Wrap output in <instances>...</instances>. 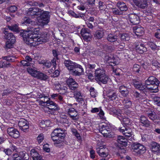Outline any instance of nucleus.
Segmentation results:
<instances>
[{
  "mask_svg": "<svg viewBox=\"0 0 160 160\" xmlns=\"http://www.w3.org/2000/svg\"><path fill=\"white\" fill-rule=\"evenodd\" d=\"M39 31V29L38 28L30 27L27 28V31L24 30L23 32H21V35L22 37L23 41L27 44L31 46H36L45 43L47 41L48 38L46 35L32 36L28 32H32V34H37Z\"/></svg>",
  "mask_w": 160,
  "mask_h": 160,
  "instance_id": "nucleus-1",
  "label": "nucleus"
},
{
  "mask_svg": "<svg viewBox=\"0 0 160 160\" xmlns=\"http://www.w3.org/2000/svg\"><path fill=\"white\" fill-rule=\"evenodd\" d=\"M95 79L99 83L106 84L108 80V77L106 74L105 71L103 69L98 68L95 71Z\"/></svg>",
  "mask_w": 160,
  "mask_h": 160,
  "instance_id": "nucleus-2",
  "label": "nucleus"
},
{
  "mask_svg": "<svg viewBox=\"0 0 160 160\" xmlns=\"http://www.w3.org/2000/svg\"><path fill=\"white\" fill-rule=\"evenodd\" d=\"M99 131L104 137H111V134H110L111 132V129L109 125L106 123H102L99 126Z\"/></svg>",
  "mask_w": 160,
  "mask_h": 160,
  "instance_id": "nucleus-3",
  "label": "nucleus"
},
{
  "mask_svg": "<svg viewBox=\"0 0 160 160\" xmlns=\"http://www.w3.org/2000/svg\"><path fill=\"white\" fill-rule=\"evenodd\" d=\"M133 151L138 154H142L146 151V147L140 143H133L132 146Z\"/></svg>",
  "mask_w": 160,
  "mask_h": 160,
  "instance_id": "nucleus-4",
  "label": "nucleus"
},
{
  "mask_svg": "<svg viewBox=\"0 0 160 160\" xmlns=\"http://www.w3.org/2000/svg\"><path fill=\"white\" fill-rule=\"evenodd\" d=\"M118 130L122 133L127 139H130L132 138L133 133L131 128L123 126V127H119Z\"/></svg>",
  "mask_w": 160,
  "mask_h": 160,
  "instance_id": "nucleus-5",
  "label": "nucleus"
},
{
  "mask_svg": "<svg viewBox=\"0 0 160 160\" xmlns=\"http://www.w3.org/2000/svg\"><path fill=\"white\" fill-rule=\"evenodd\" d=\"M64 134H60L57 132V130H54L51 134V137L52 140L55 142L56 143L61 142V140L63 139Z\"/></svg>",
  "mask_w": 160,
  "mask_h": 160,
  "instance_id": "nucleus-6",
  "label": "nucleus"
},
{
  "mask_svg": "<svg viewBox=\"0 0 160 160\" xmlns=\"http://www.w3.org/2000/svg\"><path fill=\"white\" fill-rule=\"evenodd\" d=\"M69 72L73 76H79L83 74L84 70L82 66L78 64L77 67L73 68Z\"/></svg>",
  "mask_w": 160,
  "mask_h": 160,
  "instance_id": "nucleus-7",
  "label": "nucleus"
},
{
  "mask_svg": "<svg viewBox=\"0 0 160 160\" xmlns=\"http://www.w3.org/2000/svg\"><path fill=\"white\" fill-rule=\"evenodd\" d=\"M67 83L69 89L72 92L77 89L78 85L75 80L72 78L70 77L67 80Z\"/></svg>",
  "mask_w": 160,
  "mask_h": 160,
  "instance_id": "nucleus-8",
  "label": "nucleus"
},
{
  "mask_svg": "<svg viewBox=\"0 0 160 160\" xmlns=\"http://www.w3.org/2000/svg\"><path fill=\"white\" fill-rule=\"evenodd\" d=\"M41 14L40 17L41 18V23L43 25L47 24L49 22L51 12L43 10V12Z\"/></svg>",
  "mask_w": 160,
  "mask_h": 160,
  "instance_id": "nucleus-9",
  "label": "nucleus"
},
{
  "mask_svg": "<svg viewBox=\"0 0 160 160\" xmlns=\"http://www.w3.org/2000/svg\"><path fill=\"white\" fill-rule=\"evenodd\" d=\"M18 125L20 129L24 132L28 131L29 128V123L24 119H20L18 122Z\"/></svg>",
  "mask_w": 160,
  "mask_h": 160,
  "instance_id": "nucleus-10",
  "label": "nucleus"
},
{
  "mask_svg": "<svg viewBox=\"0 0 160 160\" xmlns=\"http://www.w3.org/2000/svg\"><path fill=\"white\" fill-rule=\"evenodd\" d=\"M140 122L142 124V126L145 128H148L149 129L152 128L153 126L152 122L148 120V118L144 116H142L140 118Z\"/></svg>",
  "mask_w": 160,
  "mask_h": 160,
  "instance_id": "nucleus-11",
  "label": "nucleus"
},
{
  "mask_svg": "<svg viewBox=\"0 0 160 160\" xmlns=\"http://www.w3.org/2000/svg\"><path fill=\"white\" fill-rule=\"evenodd\" d=\"M150 149L152 152L157 153L160 152V145L155 142H152L149 145Z\"/></svg>",
  "mask_w": 160,
  "mask_h": 160,
  "instance_id": "nucleus-12",
  "label": "nucleus"
},
{
  "mask_svg": "<svg viewBox=\"0 0 160 160\" xmlns=\"http://www.w3.org/2000/svg\"><path fill=\"white\" fill-rule=\"evenodd\" d=\"M68 114L73 120H78L79 119L78 113L74 108H70L68 109Z\"/></svg>",
  "mask_w": 160,
  "mask_h": 160,
  "instance_id": "nucleus-13",
  "label": "nucleus"
},
{
  "mask_svg": "<svg viewBox=\"0 0 160 160\" xmlns=\"http://www.w3.org/2000/svg\"><path fill=\"white\" fill-rule=\"evenodd\" d=\"M48 99V102H47L48 105L47 108L49 109L51 111H57L60 109L59 108L58 105L54 102L51 100L49 98H48L47 96L45 97V98Z\"/></svg>",
  "mask_w": 160,
  "mask_h": 160,
  "instance_id": "nucleus-14",
  "label": "nucleus"
},
{
  "mask_svg": "<svg viewBox=\"0 0 160 160\" xmlns=\"http://www.w3.org/2000/svg\"><path fill=\"white\" fill-rule=\"evenodd\" d=\"M132 84L136 88L140 90H143L146 88V86L142 83L141 81L138 79H133L132 82Z\"/></svg>",
  "mask_w": 160,
  "mask_h": 160,
  "instance_id": "nucleus-15",
  "label": "nucleus"
},
{
  "mask_svg": "<svg viewBox=\"0 0 160 160\" xmlns=\"http://www.w3.org/2000/svg\"><path fill=\"white\" fill-rule=\"evenodd\" d=\"M7 132L10 136L14 138H18L20 136L18 131L13 128H8L7 129Z\"/></svg>",
  "mask_w": 160,
  "mask_h": 160,
  "instance_id": "nucleus-16",
  "label": "nucleus"
},
{
  "mask_svg": "<svg viewBox=\"0 0 160 160\" xmlns=\"http://www.w3.org/2000/svg\"><path fill=\"white\" fill-rule=\"evenodd\" d=\"M63 64L67 68L69 71H70L73 68L77 67L78 64L75 62H72L69 59L65 60L63 62Z\"/></svg>",
  "mask_w": 160,
  "mask_h": 160,
  "instance_id": "nucleus-17",
  "label": "nucleus"
},
{
  "mask_svg": "<svg viewBox=\"0 0 160 160\" xmlns=\"http://www.w3.org/2000/svg\"><path fill=\"white\" fill-rule=\"evenodd\" d=\"M5 34L4 38L7 41H11L12 42H15L16 39L15 36L12 33H8L6 29H5L3 31Z\"/></svg>",
  "mask_w": 160,
  "mask_h": 160,
  "instance_id": "nucleus-18",
  "label": "nucleus"
},
{
  "mask_svg": "<svg viewBox=\"0 0 160 160\" xmlns=\"http://www.w3.org/2000/svg\"><path fill=\"white\" fill-rule=\"evenodd\" d=\"M157 81H159L155 77L151 76L149 77L148 79L145 81V85L146 86V88H147V87L150 86L152 85L155 84Z\"/></svg>",
  "mask_w": 160,
  "mask_h": 160,
  "instance_id": "nucleus-19",
  "label": "nucleus"
},
{
  "mask_svg": "<svg viewBox=\"0 0 160 160\" xmlns=\"http://www.w3.org/2000/svg\"><path fill=\"white\" fill-rule=\"evenodd\" d=\"M129 19L131 23L132 24H137L140 22L139 18L137 15L131 14L129 15Z\"/></svg>",
  "mask_w": 160,
  "mask_h": 160,
  "instance_id": "nucleus-20",
  "label": "nucleus"
},
{
  "mask_svg": "<svg viewBox=\"0 0 160 160\" xmlns=\"http://www.w3.org/2000/svg\"><path fill=\"white\" fill-rule=\"evenodd\" d=\"M133 0L136 6L142 8H145L148 5L147 2L148 0Z\"/></svg>",
  "mask_w": 160,
  "mask_h": 160,
  "instance_id": "nucleus-21",
  "label": "nucleus"
},
{
  "mask_svg": "<svg viewBox=\"0 0 160 160\" xmlns=\"http://www.w3.org/2000/svg\"><path fill=\"white\" fill-rule=\"evenodd\" d=\"M109 113L110 114L116 117L120 120H122V114L120 112V110H117L114 108L112 107L109 109Z\"/></svg>",
  "mask_w": 160,
  "mask_h": 160,
  "instance_id": "nucleus-22",
  "label": "nucleus"
},
{
  "mask_svg": "<svg viewBox=\"0 0 160 160\" xmlns=\"http://www.w3.org/2000/svg\"><path fill=\"white\" fill-rule=\"evenodd\" d=\"M133 32L138 36H141L144 33L143 28L140 26H136L133 28Z\"/></svg>",
  "mask_w": 160,
  "mask_h": 160,
  "instance_id": "nucleus-23",
  "label": "nucleus"
},
{
  "mask_svg": "<svg viewBox=\"0 0 160 160\" xmlns=\"http://www.w3.org/2000/svg\"><path fill=\"white\" fill-rule=\"evenodd\" d=\"M136 48L137 52L141 54L146 52L147 51V48L143 43H140L137 45Z\"/></svg>",
  "mask_w": 160,
  "mask_h": 160,
  "instance_id": "nucleus-24",
  "label": "nucleus"
},
{
  "mask_svg": "<svg viewBox=\"0 0 160 160\" xmlns=\"http://www.w3.org/2000/svg\"><path fill=\"white\" fill-rule=\"evenodd\" d=\"M74 92L73 97L76 99L77 102H83V99L82 98V96L81 92L79 91H77V89L75 91H73Z\"/></svg>",
  "mask_w": 160,
  "mask_h": 160,
  "instance_id": "nucleus-25",
  "label": "nucleus"
},
{
  "mask_svg": "<svg viewBox=\"0 0 160 160\" xmlns=\"http://www.w3.org/2000/svg\"><path fill=\"white\" fill-rule=\"evenodd\" d=\"M128 139L122 136H119L118 137L117 141L119 144L122 145V147H125L127 145Z\"/></svg>",
  "mask_w": 160,
  "mask_h": 160,
  "instance_id": "nucleus-26",
  "label": "nucleus"
},
{
  "mask_svg": "<svg viewBox=\"0 0 160 160\" xmlns=\"http://www.w3.org/2000/svg\"><path fill=\"white\" fill-rule=\"evenodd\" d=\"M107 40L110 42H115L116 43L118 39V36L114 34L110 33L107 37Z\"/></svg>",
  "mask_w": 160,
  "mask_h": 160,
  "instance_id": "nucleus-27",
  "label": "nucleus"
},
{
  "mask_svg": "<svg viewBox=\"0 0 160 160\" xmlns=\"http://www.w3.org/2000/svg\"><path fill=\"white\" fill-rule=\"evenodd\" d=\"M128 88L124 85L121 86L119 88V91L124 97H127L129 93Z\"/></svg>",
  "mask_w": 160,
  "mask_h": 160,
  "instance_id": "nucleus-28",
  "label": "nucleus"
},
{
  "mask_svg": "<svg viewBox=\"0 0 160 160\" xmlns=\"http://www.w3.org/2000/svg\"><path fill=\"white\" fill-rule=\"evenodd\" d=\"M107 96L111 100H115L117 97V95L115 92L111 90H109L107 91Z\"/></svg>",
  "mask_w": 160,
  "mask_h": 160,
  "instance_id": "nucleus-29",
  "label": "nucleus"
},
{
  "mask_svg": "<svg viewBox=\"0 0 160 160\" xmlns=\"http://www.w3.org/2000/svg\"><path fill=\"white\" fill-rule=\"evenodd\" d=\"M160 83V81H157L156 83L150 86L147 87L148 88L151 92H157L158 91V85Z\"/></svg>",
  "mask_w": 160,
  "mask_h": 160,
  "instance_id": "nucleus-30",
  "label": "nucleus"
},
{
  "mask_svg": "<svg viewBox=\"0 0 160 160\" xmlns=\"http://www.w3.org/2000/svg\"><path fill=\"white\" fill-rule=\"evenodd\" d=\"M30 154L33 160H38V159L41 157V156L34 149H32L31 150Z\"/></svg>",
  "mask_w": 160,
  "mask_h": 160,
  "instance_id": "nucleus-31",
  "label": "nucleus"
},
{
  "mask_svg": "<svg viewBox=\"0 0 160 160\" xmlns=\"http://www.w3.org/2000/svg\"><path fill=\"white\" fill-rule=\"evenodd\" d=\"M118 8L121 12L126 11L127 10L128 8L126 4L122 2H118L117 4Z\"/></svg>",
  "mask_w": 160,
  "mask_h": 160,
  "instance_id": "nucleus-32",
  "label": "nucleus"
},
{
  "mask_svg": "<svg viewBox=\"0 0 160 160\" xmlns=\"http://www.w3.org/2000/svg\"><path fill=\"white\" fill-rule=\"evenodd\" d=\"M19 160H28L29 156L25 152H19Z\"/></svg>",
  "mask_w": 160,
  "mask_h": 160,
  "instance_id": "nucleus-33",
  "label": "nucleus"
},
{
  "mask_svg": "<svg viewBox=\"0 0 160 160\" xmlns=\"http://www.w3.org/2000/svg\"><path fill=\"white\" fill-rule=\"evenodd\" d=\"M146 114L149 118L153 121L158 119L157 115L155 112H153L151 111L150 112H147Z\"/></svg>",
  "mask_w": 160,
  "mask_h": 160,
  "instance_id": "nucleus-34",
  "label": "nucleus"
},
{
  "mask_svg": "<svg viewBox=\"0 0 160 160\" xmlns=\"http://www.w3.org/2000/svg\"><path fill=\"white\" fill-rule=\"evenodd\" d=\"M38 74L35 78L41 80H45L48 78V76L45 74L38 71Z\"/></svg>",
  "mask_w": 160,
  "mask_h": 160,
  "instance_id": "nucleus-35",
  "label": "nucleus"
},
{
  "mask_svg": "<svg viewBox=\"0 0 160 160\" xmlns=\"http://www.w3.org/2000/svg\"><path fill=\"white\" fill-rule=\"evenodd\" d=\"M104 30H98L95 32L94 36L98 39H100L104 36Z\"/></svg>",
  "mask_w": 160,
  "mask_h": 160,
  "instance_id": "nucleus-36",
  "label": "nucleus"
},
{
  "mask_svg": "<svg viewBox=\"0 0 160 160\" xmlns=\"http://www.w3.org/2000/svg\"><path fill=\"white\" fill-rule=\"evenodd\" d=\"M27 71L32 76L35 78L37 76L38 73V71L30 67L27 68Z\"/></svg>",
  "mask_w": 160,
  "mask_h": 160,
  "instance_id": "nucleus-37",
  "label": "nucleus"
},
{
  "mask_svg": "<svg viewBox=\"0 0 160 160\" xmlns=\"http://www.w3.org/2000/svg\"><path fill=\"white\" fill-rule=\"evenodd\" d=\"M51 122L49 120H43L40 123V125L41 128H44L48 127L50 125Z\"/></svg>",
  "mask_w": 160,
  "mask_h": 160,
  "instance_id": "nucleus-38",
  "label": "nucleus"
},
{
  "mask_svg": "<svg viewBox=\"0 0 160 160\" xmlns=\"http://www.w3.org/2000/svg\"><path fill=\"white\" fill-rule=\"evenodd\" d=\"M34 22L31 21L30 19L27 17H25L23 21L22 22V24L26 25H32L34 23Z\"/></svg>",
  "mask_w": 160,
  "mask_h": 160,
  "instance_id": "nucleus-39",
  "label": "nucleus"
},
{
  "mask_svg": "<svg viewBox=\"0 0 160 160\" xmlns=\"http://www.w3.org/2000/svg\"><path fill=\"white\" fill-rule=\"evenodd\" d=\"M122 102L124 107L127 108L130 107L132 103L130 100L127 98L124 99Z\"/></svg>",
  "mask_w": 160,
  "mask_h": 160,
  "instance_id": "nucleus-40",
  "label": "nucleus"
},
{
  "mask_svg": "<svg viewBox=\"0 0 160 160\" xmlns=\"http://www.w3.org/2000/svg\"><path fill=\"white\" fill-rule=\"evenodd\" d=\"M96 152L97 153L109 152L108 149L103 146H97L96 147Z\"/></svg>",
  "mask_w": 160,
  "mask_h": 160,
  "instance_id": "nucleus-41",
  "label": "nucleus"
},
{
  "mask_svg": "<svg viewBox=\"0 0 160 160\" xmlns=\"http://www.w3.org/2000/svg\"><path fill=\"white\" fill-rule=\"evenodd\" d=\"M120 38L122 42L128 41L130 39L129 35L127 33H123L121 34Z\"/></svg>",
  "mask_w": 160,
  "mask_h": 160,
  "instance_id": "nucleus-42",
  "label": "nucleus"
},
{
  "mask_svg": "<svg viewBox=\"0 0 160 160\" xmlns=\"http://www.w3.org/2000/svg\"><path fill=\"white\" fill-rule=\"evenodd\" d=\"M35 7L30 8L27 11V14L28 16H35Z\"/></svg>",
  "mask_w": 160,
  "mask_h": 160,
  "instance_id": "nucleus-43",
  "label": "nucleus"
},
{
  "mask_svg": "<svg viewBox=\"0 0 160 160\" xmlns=\"http://www.w3.org/2000/svg\"><path fill=\"white\" fill-rule=\"evenodd\" d=\"M46 96H44L43 97L45 98L44 100H40L39 101V104L40 105L44 106V107H47L48 105V102H48V99L47 98H45V97ZM43 97H40V98H42Z\"/></svg>",
  "mask_w": 160,
  "mask_h": 160,
  "instance_id": "nucleus-44",
  "label": "nucleus"
},
{
  "mask_svg": "<svg viewBox=\"0 0 160 160\" xmlns=\"http://www.w3.org/2000/svg\"><path fill=\"white\" fill-rule=\"evenodd\" d=\"M111 12L113 14L116 15H120L122 14V12L117 8H112L111 9Z\"/></svg>",
  "mask_w": 160,
  "mask_h": 160,
  "instance_id": "nucleus-45",
  "label": "nucleus"
},
{
  "mask_svg": "<svg viewBox=\"0 0 160 160\" xmlns=\"http://www.w3.org/2000/svg\"><path fill=\"white\" fill-rule=\"evenodd\" d=\"M91 36L90 32H88L86 34L82 35L83 39L86 41H90L91 39Z\"/></svg>",
  "mask_w": 160,
  "mask_h": 160,
  "instance_id": "nucleus-46",
  "label": "nucleus"
},
{
  "mask_svg": "<svg viewBox=\"0 0 160 160\" xmlns=\"http://www.w3.org/2000/svg\"><path fill=\"white\" fill-rule=\"evenodd\" d=\"M67 85H62L61 88V89L59 92L60 93H62V94H64L68 92V88L67 86Z\"/></svg>",
  "mask_w": 160,
  "mask_h": 160,
  "instance_id": "nucleus-47",
  "label": "nucleus"
},
{
  "mask_svg": "<svg viewBox=\"0 0 160 160\" xmlns=\"http://www.w3.org/2000/svg\"><path fill=\"white\" fill-rule=\"evenodd\" d=\"M43 10L38 8H35V16L40 17L43 12Z\"/></svg>",
  "mask_w": 160,
  "mask_h": 160,
  "instance_id": "nucleus-48",
  "label": "nucleus"
},
{
  "mask_svg": "<svg viewBox=\"0 0 160 160\" xmlns=\"http://www.w3.org/2000/svg\"><path fill=\"white\" fill-rule=\"evenodd\" d=\"M44 139V136L43 134H40L37 138V141L38 143L40 144L43 141Z\"/></svg>",
  "mask_w": 160,
  "mask_h": 160,
  "instance_id": "nucleus-49",
  "label": "nucleus"
},
{
  "mask_svg": "<svg viewBox=\"0 0 160 160\" xmlns=\"http://www.w3.org/2000/svg\"><path fill=\"white\" fill-rule=\"evenodd\" d=\"M123 124L125 125H130L132 123V121L128 118H124L122 119Z\"/></svg>",
  "mask_w": 160,
  "mask_h": 160,
  "instance_id": "nucleus-50",
  "label": "nucleus"
},
{
  "mask_svg": "<svg viewBox=\"0 0 160 160\" xmlns=\"http://www.w3.org/2000/svg\"><path fill=\"white\" fill-rule=\"evenodd\" d=\"M8 28L9 30L13 31L16 32L18 31V26L16 24L12 26H8Z\"/></svg>",
  "mask_w": 160,
  "mask_h": 160,
  "instance_id": "nucleus-51",
  "label": "nucleus"
},
{
  "mask_svg": "<svg viewBox=\"0 0 160 160\" xmlns=\"http://www.w3.org/2000/svg\"><path fill=\"white\" fill-rule=\"evenodd\" d=\"M153 99L155 104L158 106H160V97L154 96L153 97Z\"/></svg>",
  "mask_w": 160,
  "mask_h": 160,
  "instance_id": "nucleus-52",
  "label": "nucleus"
},
{
  "mask_svg": "<svg viewBox=\"0 0 160 160\" xmlns=\"http://www.w3.org/2000/svg\"><path fill=\"white\" fill-rule=\"evenodd\" d=\"M147 44L148 45L152 50L156 49L157 48L156 45L153 42H148Z\"/></svg>",
  "mask_w": 160,
  "mask_h": 160,
  "instance_id": "nucleus-53",
  "label": "nucleus"
},
{
  "mask_svg": "<svg viewBox=\"0 0 160 160\" xmlns=\"http://www.w3.org/2000/svg\"><path fill=\"white\" fill-rule=\"evenodd\" d=\"M15 42H12L11 41H7L6 42V47L7 48H11L13 47V44Z\"/></svg>",
  "mask_w": 160,
  "mask_h": 160,
  "instance_id": "nucleus-54",
  "label": "nucleus"
},
{
  "mask_svg": "<svg viewBox=\"0 0 160 160\" xmlns=\"http://www.w3.org/2000/svg\"><path fill=\"white\" fill-rule=\"evenodd\" d=\"M90 94L92 97L95 98L96 97V92L95 91V89L94 88L91 87L90 90Z\"/></svg>",
  "mask_w": 160,
  "mask_h": 160,
  "instance_id": "nucleus-55",
  "label": "nucleus"
},
{
  "mask_svg": "<svg viewBox=\"0 0 160 160\" xmlns=\"http://www.w3.org/2000/svg\"><path fill=\"white\" fill-rule=\"evenodd\" d=\"M133 95L134 97L138 99H141L142 98V96L141 94L137 91L133 92Z\"/></svg>",
  "mask_w": 160,
  "mask_h": 160,
  "instance_id": "nucleus-56",
  "label": "nucleus"
},
{
  "mask_svg": "<svg viewBox=\"0 0 160 160\" xmlns=\"http://www.w3.org/2000/svg\"><path fill=\"white\" fill-rule=\"evenodd\" d=\"M98 115L100 118L102 119H105V117L104 116V113L103 110L101 108L100 109Z\"/></svg>",
  "mask_w": 160,
  "mask_h": 160,
  "instance_id": "nucleus-57",
  "label": "nucleus"
},
{
  "mask_svg": "<svg viewBox=\"0 0 160 160\" xmlns=\"http://www.w3.org/2000/svg\"><path fill=\"white\" fill-rule=\"evenodd\" d=\"M17 10V8L15 6H12L8 8L9 11L12 12H15Z\"/></svg>",
  "mask_w": 160,
  "mask_h": 160,
  "instance_id": "nucleus-58",
  "label": "nucleus"
},
{
  "mask_svg": "<svg viewBox=\"0 0 160 160\" xmlns=\"http://www.w3.org/2000/svg\"><path fill=\"white\" fill-rule=\"evenodd\" d=\"M140 68V66L139 65L135 64L133 65V70L134 72H139Z\"/></svg>",
  "mask_w": 160,
  "mask_h": 160,
  "instance_id": "nucleus-59",
  "label": "nucleus"
},
{
  "mask_svg": "<svg viewBox=\"0 0 160 160\" xmlns=\"http://www.w3.org/2000/svg\"><path fill=\"white\" fill-rule=\"evenodd\" d=\"M109 152H102L97 153L99 155L102 157L105 158L107 157L108 155Z\"/></svg>",
  "mask_w": 160,
  "mask_h": 160,
  "instance_id": "nucleus-60",
  "label": "nucleus"
},
{
  "mask_svg": "<svg viewBox=\"0 0 160 160\" xmlns=\"http://www.w3.org/2000/svg\"><path fill=\"white\" fill-rule=\"evenodd\" d=\"M108 63H109V65L111 66H114L117 64V62L115 61V58L114 57L113 58H112L111 60L108 62Z\"/></svg>",
  "mask_w": 160,
  "mask_h": 160,
  "instance_id": "nucleus-61",
  "label": "nucleus"
},
{
  "mask_svg": "<svg viewBox=\"0 0 160 160\" xmlns=\"http://www.w3.org/2000/svg\"><path fill=\"white\" fill-rule=\"evenodd\" d=\"M43 150L47 152H49L50 151V148L49 147L48 144H44L43 146Z\"/></svg>",
  "mask_w": 160,
  "mask_h": 160,
  "instance_id": "nucleus-62",
  "label": "nucleus"
},
{
  "mask_svg": "<svg viewBox=\"0 0 160 160\" xmlns=\"http://www.w3.org/2000/svg\"><path fill=\"white\" fill-rule=\"evenodd\" d=\"M88 32H90L89 29L87 28H83L81 30V34L82 35L86 34Z\"/></svg>",
  "mask_w": 160,
  "mask_h": 160,
  "instance_id": "nucleus-63",
  "label": "nucleus"
},
{
  "mask_svg": "<svg viewBox=\"0 0 160 160\" xmlns=\"http://www.w3.org/2000/svg\"><path fill=\"white\" fill-rule=\"evenodd\" d=\"M155 37L158 39H160V29H158L155 33Z\"/></svg>",
  "mask_w": 160,
  "mask_h": 160,
  "instance_id": "nucleus-64",
  "label": "nucleus"
}]
</instances>
